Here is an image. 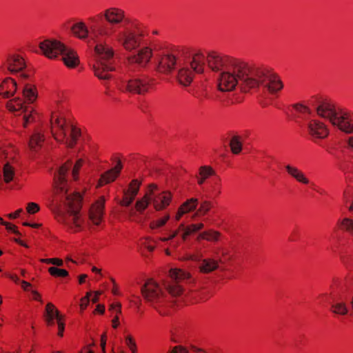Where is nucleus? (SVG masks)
Listing matches in <instances>:
<instances>
[{"instance_id":"052dcab7","label":"nucleus","mask_w":353,"mask_h":353,"mask_svg":"<svg viewBox=\"0 0 353 353\" xmlns=\"http://www.w3.org/2000/svg\"><path fill=\"white\" fill-rule=\"evenodd\" d=\"M32 293L34 295V299L38 300L39 301H41V300L40 299V295H39V294L37 291L32 290Z\"/></svg>"},{"instance_id":"c85d7f7f","label":"nucleus","mask_w":353,"mask_h":353,"mask_svg":"<svg viewBox=\"0 0 353 353\" xmlns=\"http://www.w3.org/2000/svg\"><path fill=\"white\" fill-rule=\"evenodd\" d=\"M230 145L231 150L234 154H239L242 150V144L240 141L239 137H232L230 142Z\"/></svg>"},{"instance_id":"c03bdc74","label":"nucleus","mask_w":353,"mask_h":353,"mask_svg":"<svg viewBox=\"0 0 353 353\" xmlns=\"http://www.w3.org/2000/svg\"><path fill=\"white\" fill-rule=\"evenodd\" d=\"M192 233V230H191V228L189 226L186 227V228L183 231L181 234V239L185 241L186 238Z\"/></svg>"},{"instance_id":"a18cd8bd","label":"nucleus","mask_w":353,"mask_h":353,"mask_svg":"<svg viewBox=\"0 0 353 353\" xmlns=\"http://www.w3.org/2000/svg\"><path fill=\"white\" fill-rule=\"evenodd\" d=\"M170 353H188V351L181 346H175Z\"/></svg>"},{"instance_id":"f257e3e1","label":"nucleus","mask_w":353,"mask_h":353,"mask_svg":"<svg viewBox=\"0 0 353 353\" xmlns=\"http://www.w3.org/2000/svg\"><path fill=\"white\" fill-rule=\"evenodd\" d=\"M205 62L212 71L219 72L217 86L221 92L239 88L241 92H248L262 88L275 94L283 87L279 77L268 68L252 65L215 52H209L207 57L201 52L193 54L191 59L179 70V83L184 86L190 85L194 73L203 72Z\"/></svg>"},{"instance_id":"9b49d317","label":"nucleus","mask_w":353,"mask_h":353,"mask_svg":"<svg viewBox=\"0 0 353 353\" xmlns=\"http://www.w3.org/2000/svg\"><path fill=\"white\" fill-rule=\"evenodd\" d=\"M152 79L149 77L143 79H131L121 81L119 88L122 92L143 94L149 90Z\"/></svg>"},{"instance_id":"c756f323","label":"nucleus","mask_w":353,"mask_h":353,"mask_svg":"<svg viewBox=\"0 0 353 353\" xmlns=\"http://www.w3.org/2000/svg\"><path fill=\"white\" fill-rule=\"evenodd\" d=\"M170 219V215L166 214L163 217L157 220H154L150 222V228L152 230L158 229L163 225L167 223V221Z\"/></svg>"},{"instance_id":"1a4fd4ad","label":"nucleus","mask_w":353,"mask_h":353,"mask_svg":"<svg viewBox=\"0 0 353 353\" xmlns=\"http://www.w3.org/2000/svg\"><path fill=\"white\" fill-rule=\"evenodd\" d=\"M141 293L143 297L150 302L161 315H166V312L159 308L167 302V296L161 286L152 279L148 280L142 287Z\"/></svg>"},{"instance_id":"4d7b16f0","label":"nucleus","mask_w":353,"mask_h":353,"mask_svg":"<svg viewBox=\"0 0 353 353\" xmlns=\"http://www.w3.org/2000/svg\"><path fill=\"white\" fill-rule=\"evenodd\" d=\"M92 292H88L86 293V295L81 299V301L83 302H87V303H89L90 301V297L91 296Z\"/></svg>"},{"instance_id":"4468645a","label":"nucleus","mask_w":353,"mask_h":353,"mask_svg":"<svg viewBox=\"0 0 353 353\" xmlns=\"http://www.w3.org/2000/svg\"><path fill=\"white\" fill-rule=\"evenodd\" d=\"M6 65L7 69L12 74L19 73L21 81L27 80L30 74L23 70L26 63L23 59L18 54H10L8 57Z\"/></svg>"},{"instance_id":"3c124183","label":"nucleus","mask_w":353,"mask_h":353,"mask_svg":"<svg viewBox=\"0 0 353 353\" xmlns=\"http://www.w3.org/2000/svg\"><path fill=\"white\" fill-rule=\"evenodd\" d=\"M21 212H22V209H19L14 213L10 214L8 215V216L10 219H16L19 216V214Z\"/></svg>"},{"instance_id":"f8f14e48","label":"nucleus","mask_w":353,"mask_h":353,"mask_svg":"<svg viewBox=\"0 0 353 353\" xmlns=\"http://www.w3.org/2000/svg\"><path fill=\"white\" fill-rule=\"evenodd\" d=\"M148 187L151 203L156 210H162L169 205L172 199L170 192L160 190L158 186L154 183L150 184Z\"/></svg>"},{"instance_id":"393cba45","label":"nucleus","mask_w":353,"mask_h":353,"mask_svg":"<svg viewBox=\"0 0 353 353\" xmlns=\"http://www.w3.org/2000/svg\"><path fill=\"white\" fill-rule=\"evenodd\" d=\"M332 312L336 314L346 315L348 308L344 301H334L332 304Z\"/></svg>"},{"instance_id":"8fccbe9b","label":"nucleus","mask_w":353,"mask_h":353,"mask_svg":"<svg viewBox=\"0 0 353 353\" xmlns=\"http://www.w3.org/2000/svg\"><path fill=\"white\" fill-rule=\"evenodd\" d=\"M105 344H106V336H105V334H103V335H102L101 339V346L102 348L103 353H105Z\"/></svg>"},{"instance_id":"6ab92c4d","label":"nucleus","mask_w":353,"mask_h":353,"mask_svg":"<svg viewBox=\"0 0 353 353\" xmlns=\"http://www.w3.org/2000/svg\"><path fill=\"white\" fill-rule=\"evenodd\" d=\"M285 168L288 174L297 182L303 185L310 184V179L306 176L305 173L298 168L288 164L285 166Z\"/></svg>"},{"instance_id":"5fc2aeb1","label":"nucleus","mask_w":353,"mask_h":353,"mask_svg":"<svg viewBox=\"0 0 353 353\" xmlns=\"http://www.w3.org/2000/svg\"><path fill=\"white\" fill-rule=\"evenodd\" d=\"M119 316L117 314L114 318L112 320V327L114 328H117L119 326Z\"/></svg>"},{"instance_id":"603ef678","label":"nucleus","mask_w":353,"mask_h":353,"mask_svg":"<svg viewBox=\"0 0 353 353\" xmlns=\"http://www.w3.org/2000/svg\"><path fill=\"white\" fill-rule=\"evenodd\" d=\"M96 312H99L100 314H103L105 312V307L103 305L99 304L97 305V308L95 310Z\"/></svg>"},{"instance_id":"a19ab883","label":"nucleus","mask_w":353,"mask_h":353,"mask_svg":"<svg viewBox=\"0 0 353 353\" xmlns=\"http://www.w3.org/2000/svg\"><path fill=\"white\" fill-rule=\"evenodd\" d=\"M125 343H126L127 345L129 347V348L130 349V350L132 351V352L135 353L136 348H137L136 343H135L134 341L133 340V339L130 336H128L125 338Z\"/></svg>"},{"instance_id":"423d86ee","label":"nucleus","mask_w":353,"mask_h":353,"mask_svg":"<svg viewBox=\"0 0 353 353\" xmlns=\"http://www.w3.org/2000/svg\"><path fill=\"white\" fill-rule=\"evenodd\" d=\"M22 95L23 99L15 97L7 103L8 109L16 114H23V125L26 127L28 123L35 121L34 111L32 107L26 106V103H34L38 96L36 87L30 83H23Z\"/></svg>"},{"instance_id":"20e7f679","label":"nucleus","mask_w":353,"mask_h":353,"mask_svg":"<svg viewBox=\"0 0 353 353\" xmlns=\"http://www.w3.org/2000/svg\"><path fill=\"white\" fill-rule=\"evenodd\" d=\"M91 28L92 26L89 29L84 22L80 21L74 23L71 30L79 39L85 40L90 38L95 43L96 62L93 65V70L94 75L105 84V82L112 78L110 72L115 70L113 65L114 50L103 39H99V41L92 39Z\"/></svg>"},{"instance_id":"49530a36","label":"nucleus","mask_w":353,"mask_h":353,"mask_svg":"<svg viewBox=\"0 0 353 353\" xmlns=\"http://www.w3.org/2000/svg\"><path fill=\"white\" fill-rule=\"evenodd\" d=\"M57 324H58V329H59L58 334L60 336H63V330H64V324L61 321V319H58Z\"/></svg>"},{"instance_id":"7c9ffc66","label":"nucleus","mask_w":353,"mask_h":353,"mask_svg":"<svg viewBox=\"0 0 353 353\" xmlns=\"http://www.w3.org/2000/svg\"><path fill=\"white\" fill-rule=\"evenodd\" d=\"M140 185L141 183L138 180L134 179L130 183L129 189L125 190V192L130 194V195H132V196H136L139 192Z\"/></svg>"},{"instance_id":"338daca9","label":"nucleus","mask_w":353,"mask_h":353,"mask_svg":"<svg viewBox=\"0 0 353 353\" xmlns=\"http://www.w3.org/2000/svg\"><path fill=\"white\" fill-rule=\"evenodd\" d=\"M10 278L16 283L19 281V279L16 275H10Z\"/></svg>"},{"instance_id":"5701e85b","label":"nucleus","mask_w":353,"mask_h":353,"mask_svg":"<svg viewBox=\"0 0 353 353\" xmlns=\"http://www.w3.org/2000/svg\"><path fill=\"white\" fill-rule=\"evenodd\" d=\"M186 227L184 223H181L178 229L175 230H170L168 236L160 237L159 240L162 242H169L170 245L172 248H177L180 243L179 240H174V239L179 234L180 231H183Z\"/></svg>"},{"instance_id":"cd10ccee","label":"nucleus","mask_w":353,"mask_h":353,"mask_svg":"<svg viewBox=\"0 0 353 353\" xmlns=\"http://www.w3.org/2000/svg\"><path fill=\"white\" fill-rule=\"evenodd\" d=\"M43 140V135L39 132H36L31 137L29 145L32 150H36V148L37 146H40Z\"/></svg>"},{"instance_id":"bf43d9fd","label":"nucleus","mask_w":353,"mask_h":353,"mask_svg":"<svg viewBox=\"0 0 353 353\" xmlns=\"http://www.w3.org/2000/svg\"><path fill=\"white\" fill-rule=\"evenodd\" d=\"M206 235H208L207 231L201 232L199 234L197 239H206Z\"/></svg>"},{"instance_id":"c9c22d12","label":"nucleus","mask_w":353,"mask_h":353,"mask_svg":"<svg viewBox=\"0 0 353 353\" xmlns=\"http://www.w3.org/2000/svg\"><path fill=\"white\" fill-rule=\"evenodd\" d=\"M293 108L301 114H310L311 110L307 106L302 103H296L293 105Z\"/></svg>"},{"instance_id":"f03ea898","label":"nucleus","mask_w":353,"mask_h":353,"mask_svg":"<svg viewBox=\"0 0 353 353\" xmlns=\"http://www.w3.org/2000/svg\"><path fill=\"white\" fill-rule=\"evenodd\" d=\"M98 17H103L106 23L92 27L91 37L95 41H99L100 39H103L104 41L109 38L114 39L128 51L135 50L140 46L141 33L129 28L120 30L129 21L124 10L111 7L100 13Z\"/></svg>"},{"instance_id":"6e6552de","label":"nucleus","mask_w":353,"mask_h":353,"mask_svg":"<svg viewBox=\"0 0 353 353\" xmlns=\"http://www.w3.org/2000/svg\"><path fill=\"white\" fill-rule=\"evenodd\" d=\"M51 132L54 138L60 142L64 143L67 147L73 148L79 137L81 136V131L75 126L71 125L70 136L68 137L65 128V122L61 121L59 117L54 118L52 116L50 120Z\"/></svg>"},{"instance_id":"58836bf2","label":"nucleus","mask_w":353,"mask_h":353,"mask_svg":"<svg viewBox=\"0 0 353 353\" xmlns=\"http://www.w3.org/2000/svg\"><path fill=\"white\" fill-rule=\"evenodd\" d=\"M134 198L135 196H132V195H130V194L124 192V198L121 201V205L126 207L130 206L134 200Z\"/></svg>"},{"instance_id":"72a5a7b5","label":"nucleus","mask_w":353,"mask_h":353,"mask_svg":"<svg viewBox=\"0 0 353 353\" xmlns=\"http://www.w3.org/2000/svg\"><path fill=\"white\" fill-rule=\"evenodd\" d=\"M214 174V170L209 166H202L199 169V175L205 179Z\"/></svg>"},{"instance_id":"de8ad7c7","label":"nucleus","mask_w":353,"mask_h":353,"mask_svg":"<svg viewBox=\"0 0 353 353\" xmlns=\"http://www.w3.org/2000/svg\"><path fill=\"white\" fill-rule=\"evenodd\" d=\"M203 223H198V224H192L190 225L189 227L191 228V230H192V232H195L196 231H199L201 230L203 228Z\"/></svg>"},{"instance_id":"a878e982","label":"nucleus","mask_w":353,"mask_h":353,"mask_svg":"<svg viewBox=\"0 0 353 353\" xmlns=\"http://www.w3.org/2000/svg\"><path fill=\"white\" fill-rule=\"evenodd\" d=\"M197 205L198 199L192 198L187 200L185 203H183L179 208L183 210L184 213L186 214L188 212H191L195 210Z\"/></svg>"},{"instance_id":"2eb2a0df","label":"nucleus","mask_w":353,"mask_h":353,"mask_svg":"<svg viewBox=\"0 0 353 353\" xmlns=\"http://www.w3.org/2000/svg\"><path fill=\"white\" fill-rule=\"evenodd\" d=\"M306 128L309 134L314 139H323L329 134L327 125L317 119H310L306 124Z\"/></svg>"},{"instance_id":"a211bd4d","label":"nucleus","mask_w":353,"mask_h":353,"mask_svg":"<svg viewBox=\"0 0 353 353\" xmlns=\"http://www.w3.org/2000/svg\"><path fill=\"white\" fill-rule=\"evenodd\" d=\"M104 202V199H100L90 208L89 217L94 225H99L103 219Z\"/></svg>"},{"instance_id":"dca6fc26","label":"nucleus","mask_w":353,"mask_h":353,"mask_svg":"<svg viewBox=\"0 0 353 353\" xmlns=\"http://www.w3.org/2000/svg\"><path fill=\"white\" fill-rule=\"evenodd\" d=\"M176 64V59L175 55L166 52L159 56L157 70L161 73L168 74L174 70Z\"/></svg>"},{"instance_id":"774afa93","label":"nucleus","mask_w":353,"mask_h":353,"mask_svg":"<svg viewBox=\"0 0 353 353\" xmlns=\"http://www.w3.org/2000/svg\"><path fill=\"white\" fill-rule=\"evenodd\" d=\"M92 271L96 273H99L101 272V270L96 267H92Z\"/></svg>"},{"instance_id":"0e129e2a","label":"nucleus","mask_w":353,"mask_h":353,"mask_svg":"<svg viewBox=\"0 0 353 353\" xmlns=\"http://www.w3.org/2000/svg\"><path fill=\"white\" fill-rule=\"evenodd\" d=\"M347 143L350 147L353 148V136L348 139Z\"/></svg>"},{"instance_id":"412c9836","label":"nucleus","mask_w":353,"mask_h":353,"mask_svg":"<svg viewBox=\"0 0 353 353\" xmlns=\"http://www.w3.org/2000/svg\"><path fill=\"white\" fill-rule=\"evenodd\" d=\"M121 169L122 164L121 162L119 161L114 168L105 172L104 174L101 175V179L99 180V185H103V184L109 183L110 182L114 181L115 179L117 177V176L119 174Z\"/></svg>"},{"instance_id":"aec40b11","label":"nucleus","mask_w":353,"mask_h":353,"mask_svg":"<svg viewBox=\"0 0 353 353\" xmlns=\"http://www.w3.org/2000/svg\"><path fill=\"white\" fill-rule=\"evenodd\" d=\"M17 90V83L12 78H6L0 85V94L3 97H12Z\"/></svg>"},{"instance_id":"ea45409f","label":"nucleus","mask_w":353,"mask_h":353,"mask_svg":"<svg viewBox=\"0 0 353 353\" xmlns=\"http://www.w3.org/2000/svg\"><path fill=\"white\" fill-rule=\"evenodd\" d=\"M83 164V160L81 159H79L75 165H74L72 170V174L73 176V179L76 180L77 179L78 176V172L80 168L82 166Z\"/></svg>"},{"instance_id":"e433bc0d","label":"nucleus","mask_w":353,"mask_h":353,"mask_svg":"<svg viewBox=\"0 0 353 353\" xmlns=\"http://www.w3.org/2000/svg\"><path fill=\"white\" fill-rule=\"evenodd\" d=\"M206 240L210 241H217L221 236L219 232L214 230L207 231Z\"/></svg>"},{"instance_id":"13d9d810","label":"nucleus","mask_w":353,"mask_h":353,"mask_svg":"<svg viewBox=\"0 0 353 353\" xmlns=\"http://www.w3.org/2000/svg\"><path fill=\"white\" fill-rule=\"evenodd\" d=\"M183 214H185L183 210L179 208L176 215V220L179 221Z\"/></svg>"},{"instance_id":"b1692460","label":"nucleus","mask_w":353,"mask_h":353,"mask_svg":"<svg viewBox=\"0 0 353 353\" xmlns=\"http://www.w3.org/2000/svg\"><path fill=\"white\" fill-rule=\"evenodd\" d=\"M149 203H151V200L148 188L144 196L137 201L135 208L139 212L142 213L148 208Z\"/></svg>"},{"instance_id":"2f4dec72","label":"nucleus","mask_w":353,"mask_h":353,"mask_svg":"<svg viewBox=\"0 0 353 353\" xmlns=\"http://www.w3.org/2000/svg\"><path fill=\"white\" fill-rule=\"evenodd\" d=\"M212 207V203L208 201H203L201 203L198 211L192 216V218L196 217L199 214H205Z\"/></svg>"},{"instance_id":"79ce46f5","label":"nucleus","mask_w":353,"mask_h":353,"mask_svg":"<svg viewBox=\"0 0 353 353\" xmlns=\"http://www.w3.org/2000/svg\"><path fill=\"white\" fill-rule=\"evenodd\" d=\"M39 210L38 204L31 202L28 204L27 211L30 214H34Z\"/></svg>"},{"instance_id":"bb28decb","label":"nucleus","mask_w":353,"mask_h":353,"mask_svg":"<svg viewBox=\"0 0 353 353\" xmlns=\"http://www.w3.org/2000/svg\"><path fill=\"white\" fill-rule=\"evenodd\" d=\"M3 179L6 183H9L13 179L14 175V171L13 168L8 163H6L3 169Z\"/></svg>"},{"instance_id":"9d476101","label":"nucleus","mask_w":353,"mask_h":353,"mask_svg":"<svg viewBox=\"0 0 353 353\" xmlns=\"http://www.w3.org/2000/svg\"><path fill=\"white\" fill-rule=\"evenodd\" d=\"M170 282L164 281L163 285L170 296H179L183 292V288L180 284L190 278V274L181 269H171L170 270Z\"/></svg>"},{"instance_id":"ddd939ff","label":"nucleus","mask_w":353,"mask_h":353,"mask_svg":"<svg viewBox=\"0 0 353 353\" xmlns=\"http://www.w3.org/2000/svg\"><path fill=\"white\" fill-rule=\"evenodd\" d=\"M152 50L145 47L128 57L127 68L129 72L136 71L139 67H145L152 57Z\"/></svg>"},{"instance_id":"473e14b6","label":"nucleus","mask_w":353,"mask_h":353,"mask_svg":"<svg viewBox=\"0 0 353 353\" xmlns=\"http://www.w3.org/2000/svg\"><path fill=\"white\" fill-rule=\"evenodd\" d=\"M49 273L53 276L65 277L68 275V272L64 269H59L56 267H50L48 269Z\"/></svg>"},{"instance_id":"864d4df0","label":"nucleus","mask_w":353,"mask_h":353,"mask_svg":"<svg viewBox=\"0 0 353 353\" xmlns=\"http://www.w3.org/2000/svg\"><path fill=\"white\" fill-rule=\"evenodd\" d=\"M101 294H102V292L96 291L94 292V296L92 299V301L94 303H97L99 301V297Z\"/></svg>"},{"instance_id":"4be33fe9","label":"nucleus","mask_w":353,"mask_h":353,"mask_svg":"<svg viewBox=\"0 0 353 353\" xmlns=\"http://www.w3.org/2000/svg\"><path fill=\"white\" fill-rule=\"evenodd\" d=\"M61 316L59 312L55 308L54 305L48 303L46 306L45 319L48 325H53L54 324V319L58 321L61 319Z\"/></svg>"},{"instance_id":"69168bd1","label":"nucleus","mask_w":353,"mask_h":353,"mask_svg":"<svg viewBox=\"0 0 353 353\" xmlns=\"http://www.w3.org/2000/svg\"><path fill=\"white\" fill-rule=\"evenodd\" d=\"M205 180V179H203V177H201L200 176V177L198 178V183L199 185H202L204 183Z\"/></svg>"},{"instance_id":"f704fd0d","label":"nucleus","mask_w":353,"mask_h":353,"mask_svg":"<svg viewBox=\"0 0 353 353\" xmlns=\"http://www.w3.org/2000/svg\"><path fill=\"white\" fill-rule=\"evenodd\" d=\"M343 228L347 232L353 234V220L345 218L341 222Z\"/></svg>"},{"instance_id":"6e6d98bb","label":"nucleus","mask_w":353,"mask_h":353,"mask_svg":"<svg viewBox=\"0 0 353 353\" xmlns=\"http://www.w3.org/2000/svg\"><path fill=\"white\" fill-rule=\"evenodd\" d=\"M21 286L22 288H23L24 290H29L28 288L31 286L30 283L27 282V281H21Z\"/></svg>"},{"instance_id":"37998d69","label":"nucleus","mask_w":353,"mask_h":353,"mask_svg":"<svg viewBox=\"0 0 353 353\" xmlns=\"http://www.w3.org/2000/svg\"><path fill=\"white\" fill-rule=\"evenodd\" d=\"M3 225H5L6 227V229L8 230V231H10V232H14V234H17V235H20V232L17 230V228L15 225H11L8 223H6V224H3Z\"/></svg>"},{"instance_id":"f3484780","label":"nucleus","mask_w":353,"mask_h":353,"mask_svg":"<svg viewBox=\"0 0 353 353\" xmlns=\"http://www.w3.org/2000/svg\"><path fill=\"white\" fill-rule=\"evenodd\" d=\"M192 259L198 261L199 271L203 274H209L219 268V263H222L221 259H214L212 258L199 259L192 256Z\"/></svg>"},{"instance_id":"09e8293b","label":"nucleus","mask_w":353,"mask_h":353,"mask_svg":"<svg viewBox=\"0 0 353 353\" xmlns=\"http://www.w3.org/2000/svg\"><path fill=\"white\" fill-rule=\"evenodd\" d=\"M121 304L120 303H117V305H114V304H112L110 305V310H115L117 314H120L121 312Z\"/></svg>"},{"instance_id":"7ed1b4c3","label":"nucleus","mask_w":353,"mask_h":353,"mask_svg":"<svg viewBox=\"0 0 353 353\" xmlns=\"http://www.w3.org/2000/svg\"><path fill=\"white\" fill-rule=\"evenodd\" d=\"M72 167V162L68 161L59 170L54 176L57 192H60L61 199L66 205L65 211H60L58 221L65 224L74 232L81 229L83 219L79 214L81 208V196L79 193L68 194L66 189L65 176Z\"/></svg>"},{"instance_id":"680f3d73","label":"nucleus","mask_w":353,"mask_h":353,"mask_svg":"<svg viewBox=\"0 0 353 353\" xmlns=\"http://www.w3.org/2000/svg\"><path fill=\"white\" fill-rule=\"evenodd\" d=\"M87 275L86 274H81L79 276V282L80 284H82L85 282V279L87 278Z\"/></svg>"},{"instance_id":"4c0bfd02","label":"nucleus","mask_w":353,"mask_h":353,"mask_svg":"<svg viewBox=\"0 0 353 353\" xmlns=\"http://www.w3.org/2000/svg\"><path fill=\"white\" fill-rule=\"evenodd\" d=\"M41 261L45 263L52 264L57 266H62L63 265V261L58 258L43 259H41Z\"/></svg>"},{"instance_id":"0eeeda50","label":"nucleus","mask_w":353,"mask_h":353,"mask_svg":"<svg viewBox=\"0 0 353 353\" xmlns=\"http://www.w3.org/2000/svg\"><path fill=\"white\" fill-rule=\"evenodd\" d=\"M39 48L49 59H56L61 54L62 61L69 68H74L79 64L77 52L57 40L46 39L39 43Z\"/></svg>"},{"instance_id":"e2e57ef3","label":"nucleus","mask_w":353,"mask_h":353,"mask_svg":"<svg viewBox=\"0 0 353 353\" xmlns=\"http://www.w3.org/2000/svg\"><path fill=\"white\" fill-rule=\"evenodd\" d=\"M88 305V303H87V302H85V301L83 302L81 300L80 307H81V310H85L87 307Z\"/></svg>"},{"instance_id":"39448f33","label":"nucleus","mask_w":353,"mask_h":353,"mask_svg":"<svg viewBox=\"0 0 353 353\" xmlns=\"http://www.w3.org/2000/svg\"><path fill=\"white\" fill-rule=\"evenodd\" d=\"M308 103L315 108L318 116L327 119L332 125L347 133H353V113L337 107L329 100L312 97Z\"/></svg>"}]
</instances>
